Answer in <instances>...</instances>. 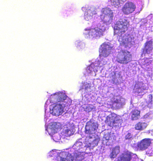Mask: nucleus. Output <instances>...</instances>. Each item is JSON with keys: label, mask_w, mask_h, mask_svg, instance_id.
Wrapping results in <instances>:
<instances>
[{"label": "nucleus", "mask_w": 161, "mask_h": 161, "mask_svg": "<svg viewBox=\"0 0 161 161\" xmlns=\"http://www.w3.org/2000/svg\"><path fill=\"white\" fill-rule=\"evenodd\" d=\"M130 25V21L126 17H123L118 21L114 27V34L119 37L118 41L120 45L125 47H130L133 45V39L130 36H123L128 30Z\"/></svg>", "instance_id": "obj_1"}, {"label": "nucleus", "mask_w": 161, "mask_h": 161, "mask_svg": "<svg viewBox=\"0 0 161 161\" xmlns=\"http://www.w3.org/2000/svg\"><path fill=\"white\" fill-rule=\"evenodd\" d=\"M132 59V55L129 52L122 50L118 52L116 60L120 64H127L131 61Z\"/></svg>", "instance_id": "obj_2"}, {"label": "nucleus", "mask_w": 161, "mask_h": 161, "mask_svg": "<svg viewBox=\"0 0 161 161\" xmlns=\"http://www.w3.org/2000/svg\"><path fill=\"white\" fill-rule=\"evenodd\" d=\"M101 12L100 16L101 21L104 23L110 24L112 21L114 17L112 11L108 8H103Z\"/></svg>", "instance_id": "obj_3"}, {"label": "nucleus", "mask_w": 161, "mask_h": 161, "mask_svg": "<svg viewBox=\"0 0 161 161\" xmlns=\"http://www.w3.org/2000/svg\"><path fill=\"white\" fill-rule=\"evenodd\" d=\"M105 121L110 127H116L121 126L122 120L119 116L112 114L107 117Z\"/></svg>", "instance_id": "obj_4"}, {"label": "nucleus", "mask_w": 161, "mask_h": 161, "mask_svg": "<svg viewBox=\"0 0 161 161\" xmlns=\"http://www.w3.org/2000/svg\"><path fill=\"white\" fill-rule=\"evenodd\" d=\"M113 49V47L105 43L102 44L99 48V56L100 57H107L110 53L111 50Z\"/></svg>", "instance_id": "obj_5"}, {"label": "nucleus", "mask_w": 161, "mask_h": 161, "mask_svg": "<svg viewBox=\"0 0 161 161\" xmlns=\"http://www.w3.org/2000/svg\"><path fill=\"white\" fill-rule=\"evenodd\" d=\"M104 31L97 27L89 29L88 36L92 38H98L103 35Z\"/></svg>", "instance_id": "obj_6"}, {"label": "nucleus", "mask_w": 161, "mask_h": 161, "mask_svg": "<svg viewBox=\"0 0 161 161\" xmlns=\"http://www.w3.org/2000/svg\"><path fill=\"white\" fill-rule=\"evenodd\" d=\"M136 8V5L133 3L127 2L122 7V11L125 14L128 15L133 12Z\"/></svg>", "instance_id": "obj_7"}, {"label": "nucleus", "mask_w": 161, "mask_h": 161, "mask_svg": "<svg viewBox=\"0 0 161 161\" xmlns=\"http://www.w3.org/2000/svg\"><path fill=\"white\" fill-rule=\"evenodd\" d=\"M66 96L62 92H58L52 95L50 98L51 103L54 102H63L66 99Z\"/></svg>", "instance_id": "obj_8"}, {"label": "nucleus", "mask_w": 161, "mask_h": 161, "mask_svg": "<svg viewBox=\"0 0 161 161\" xmlns=\"http://www.w3.org/2000/svg\"><path fill=\"white\" fill-rule=\"evenodd\" d=\"M74 157L70 154L66 152L60 153L57 157V161H73Z\"/></svg>", "instance_id": "obj_9"}, {"label": "nucleus", "mask_w": 161, "mask_h": 161, "mask_svg": "<svg viewBox=\"0 0 161 161\" xmlns=\"http://www.w3.org/2000/svg\"><path fill=\"white\" fill-rule=\"evenodd\" d=\"M152 140L150 138H144L137 143V147L141 150H144L150 146Z\"/></svg>", "instance_id": "obj_10"}, {"label": "nucleus", "mask_w": 161, "mask_h": 161, "mask_svg": "<svg viewBox=\"0 0 161 161\" xmlns=\"http://www.w3.org/2000/svg\"><path fill=\"white\" fill-rule=\"evenodd\" d=\"M97 128L95 123L91 121L87 122L85 127V133L89 135L92 134L93 131H95Z\"/></svg>", "instance_id": "obj_11"}, {"label": "nucleus", "mask_w": 161, "mask_h": 161, "mask_svg": "<svg viewBox=\"0 0 161 161\" xmlns=\"http://www.w3.org/2000/svg\"><path fill=\"white\" fill-rule=\"evenodd\" d=\"M133 153L128 151H125L118 157V161H130Z\"/></svg>", "instance_id": "obj_12"}, {"label": "nucleus", "mask_w": 161, "mask_h": 161, "mask_svg": "<svg viewBox=\"0 0 161 161\" xmlns=\"http://www.w3.org/2000/svg\"><path fill=\"white\" fill-rule=\"evenodd\" d=\"M63 110V108L62 105L60 104H57L53 108L52 114L54 115L58 116L62 114Z\"/></svg>", "instance_id": "obj_13"}, {"label": "nucleus", "mask_w": 161, "mask_h": 161, "mask_svg": "<svg viewBox=\"0 0 161 161\" xmlns=\"http://www.w3.org/2000/svg\"><path fill=\"white\" fill-rule=\"evenodd\" d=\"M153 49V42L148 41L145 43V46L143 50V53H149Z\"/></svg>", "instance_id": "obj_14"}, {"label": "nucleus", "mask_w": 161, "mask_h": 161, "mask_svg": "<svg viewBox=\"0 0 161 161\" xmlns=\"http://www.w3.org/2000/svg\"><path fill=\"white\" fill-rule=\"evenodd\" d=\"M147 124L141 121L137 122L135 125V129L136 130H142L147 126Z\"/></svg>", "instance_id": "obj_15"}, {"label": "nucleus", "mask_w": 161, "mask_h": 161, "mask_svg": "<svg viewBox=\"0 0 161 161\" xmlns=\"http://www.w3.org/2000/svg\"><path fill=\"white\" fill-rule=\"evenodd\" d=\"M131 120H136L140 117V111L137 109H134L131 112Z\"/></svg>", "instance_id": "obj_16"}, {"label": "nucleus", "mask_w": 161, "mask_h": 161, "mask_svg": "<svg viewBox=\"0 0 161 161\" xmlns=\"http://www.w3.org/2000/svg\"><path fill=\"white\" fill-rule=\"evenodd\" d=\"M103 140L106 141L111 140L113 141L115 139V136L111 132H104V134L103 137Z\"/></svg>", "instance_id": "obj_17"}, {"label": "nucleus", "mask_w": 161, "mask_h": 161, "mask_svg": "<svg viewBox=\"0 0 161 161\" xmlns=\"http://www.w3.org/2000/svg\"><path fill=\"white\" fill-rule=\"evenodd\" d=\"M124 0H110L111 4L115 7L117 8L120 6V4L124 2Z\"/></svg>", "instance_id": "obj_18"}, {"label": "nucleus", "mask_w": 161, "mask_h": 161, "mask_svg": "<svg viewBox=\"0 0 161 161\" xmlns=\"http://www.w3.org/2000/svg\"><path fill=\"white\" fill-rule=\"evenodd\" d=\"M119 152L120 150L119 148L115 147L113 148L110 155V158H114L116 157L117 155Z\"/></svg>", "instance_id": "obj_19"}, {"label": "nucleus", "mask_w": 161, "mask_h": 161, "mask_svg": "<svg viewBox=\"0 0 161 161\" xmlns=\"http://www.w3.org/2000/svg\"><path fill=\"white\" fill-rule=\"evenodd\" d=\"M49 129L51 130L52 133H53L57 132V130L58 129V128L57 127L56 125H53L51 126V127Z\"/></svg>", "instance_id": "obj_20"}, {"label": "nucleus", "mask_w": 161, "mask_h": 161, "mask_svg": "<svg viewBox=\"0 0 161 161\" xmlns=\"http://www.w3.org/2000/svg\"><path fill=\"white\" fill-rule=\"evenodd\" d=\"M136 92L138 94H139L140 95H143L144 93V90L143 89V88L141 87L138 88L137 89Z\"/></svg>", "instance_id": "obj_21"}, {"label": "nucleus", "mask_w": 161, "mask_h": 161, "mask_svg": "<svg viewBox=\"0 0 161 161\" xmlns=\"http://www.w3.org/2000/svg\"><path fill=\"white\" fill-rule=\"evenodd\" d=\"M92 15H89L88 13L85 14L84 15L85 19L87 21L89 20L92 18Z\"/></svg>", "instance_id": "obj_22"}, {"label": "nucleus", "mask_w": 161, "mask_h": 161, "mask_svg": "<svg viewBox=\"0 0 161 161\" xmlns=\"http://www.w3.org/2000/svg\"><path fill=\"white\" fill-rule=\"evenodd\" d=\"M146 154L149 156H151L153 154V150L152 149H149L146 152Z\"/></svg>", "instance_id": "obj_23"}, {"label": "nucleus", "mask_w": 161, "mask_h": 161, "mask_svg": "<svg viewBox=\"0 0 161 161\" xmlns=\"http://www.w3.org/2000/svg\"><path fill=\"white\" fill-rule=\"evenodd\" d=\"M132 135L130 133H128L125 136V139L130 140L132 138Z\"/></svg>", "instance_id": "obj_24"}, {"label": "nucleus", "mask_w": 161, "mask_h": 161, "mask_svg": "<svg viewBox=\"0 0 161 161\" xmlns=\"http://www.w3.org/2000/svg\"><path fill=\"white\" fill-rule=\"evenodd\" d=\"M88 69L90 71V73H91L92 72V71H94L93 69L92 68V66L91 65H90L89 66Z\"/></svg>", "instance_id": "obj_25"}, {"label": "nucleus", "mask_w": 161, "mask_h": 161, "mask_svg": "<svg viewBox=\"0 0 161 161\" xmlns=\"http://www.w3.org/2000/svg\"><path fill=\"white\" fill-rule=\"evenodd\" d=\"M68 100L69 102V103H68V105H70L72 103V100L69 99H68Z\"/></svg>", "instance_id": "obj_26"}, {"label": "nucleus", "mask_w": 161, "mask_h": 161, "mask_svg": "<svg viewBox=\"0 0 161 161\" xmlns=\"http://www.w3.org/2000/svg\"><path fill=\"white\" fill-rule=\"evenodd\" d=\"M112 80H113V81L114 82L115 81V78H113Z\"/></svg>", "instance_id": "obj_27"}]
</instances>
